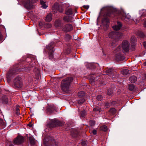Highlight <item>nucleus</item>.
Segmentation results:
<instances>
[{
    "label": "nucleus",
    "mask_w": 146,
    "mask_h": 146,
    "mask_svg": "<svg viewBox=\"0 0 146 146\" xmlns=\"http://www.w3.org/2000/svg\"><path fill=\"white\" fill-rule=\"evenodd\" d=\"M32 61L30 63H28V64H26L25 66H22L19 65L18 66H14L13 68L10 69L7 74V78L8 82H10L11 80L13 77L17 73V72L19 71H26L29 69L28 68H30L34 66L36 64L37 61L35 58L33 60L31 59Z\"/></svg>",
    "instance_id": "f257e3e1"
},
{
    "label": "nucleus",
    "mask_w": 146,
    "mask_h": 146,
    "mask_svg": "<svg viewBox=\"0 0 146 146\" xmlns=\"http://www.w3.org/2000/svg\"><path fill=\"white\" fill-rule=\"evenodd\" d=\"M122 34L120 33L113 31L111 32L109 34V37L114 39V42L111 44V46L112 47H114L117 44L116 41L119 40Z\"/></svg>",
    "instance_id": "f03ea898"
},
{
    "label": "nucleus",
    "mask_w": 146,
    "mask_h": 146,
    "mask_svg": "<svg viewBox=\"0 0 146 146\" xmlns=\"http://www.w3.org/2000/svg\"><path fill=\"white\" fill-rule=\"evenodd\" d=\"M73 81V78L71 77H69L65 79L62 81L61 83L62 90L65 92H67L68 90L70 83Z\"/></svg>",
    "instance_id": "7ed1b4c3"
},
{
    "label": "nucleus",
    "mask_w": 146,
    "mask_h": 146,
    "mask_svg": "<svg viewBox=\"0 0 146 146\" xmlns=\"http://www.w3.org/2000/svg\"><path fill=\"white\" fill-rule=\"evenodd\" d=\"M13 83L14 86L16 89L20 88L23 86V84L20 77H16L14 80Z\"/></svg>",
    "instance_id": "20e7f679"
},
{
    "label": "nucleus",
    "mask_w": 146,
    "mask_h": 146,
    "mask_svg": "<svg viewBox=\"0 0 146 146\" xmlns=\"http://www.w3.org/2000/svg\"><path fill=\"white\" fill-rule=\"evenodd\" d=\"M46 146H57L54 139L52 137H46Z\"/></svg>",
    "instance_id": "39448f33"
},
{
    "label": "nucleus",
    "mask_w": 146,
    "mask_h": 146,
    "mask_svg": "<svg viewBox=\"0 0 146 146\" xmlns=\"http://www.w3.org/2000/svg\"><path fill=\"white\" fill-rule=\"evenodd\" d=\"M24 141V137L22 136H18L13 140V143L17 145H20Z\"/></svg>",
    "instance_id": "423d86ee"
},
{
    "label": "nucleus",
    "mask_w": 146,
    "mask_h": 146,
    "mask_svg": "<svg viewBox=\"0 0 146 146\" xmlns=\"http://www.w3.org/2000/svg\"><path fill=\"white\" fill-rule=\"evenodd\" d=\"M50 123L48 124L47 126L50 127H53L56 126H60V122L56 119L50 120Z\"/></svg>",
    "instance_id": "0eeeda50"
},
{
    "label": "nucleus",
    "mask_w": 146,
    "mask_h": 146,
    "mask_svg": "<svg viewBox=\"0 0 146 146\" xmlns=\"http://www.w3.org/2000/svg\"><path fill=\"white\" fill-rule=\"evenodd\" d=\"M54 43L53 42H51L49 45L48 47V49L49 50V53L50 59H52L53 57V53L54 51Z\"/></svg>",
    "instance_id": "6e6552de"
},
{
    "label": "nucleus",
    "mask_w": 146,
    "mask_h": 146,
    "mask_svg": "<svg viewBox=\"0 0 146 146\" xmlns=\"http://www.w3.org/2000/svg\"><path fill=\"white\" fill-rule=\"evenodd\" d=\"M129 42L127 40H124L122 43V47L125 52H127L129 50Z\"/></svg>",
    "instance_id": "1a4fd4ad"
},
{
    "label": "nucleus",
    "mask_w": 146,
    "mask_h": 146,
    "mask_svg": "<svg viewBox=\"0 0 146 146\" xmlns=\"http://www.w3.org/2000/svg\"><path fill=\"white\" fill-rule=\"evenodd\" d=\"M56 108L53 105H48L46 108V113L50 114L55 110Z\"/></svg>",
    "instance_id": "9d476101"
},
{
    "label": "nucleus",
    "mask_w": 146,
    "mask_h": 146,
    "mask_svg": "<svg viewBox=\"0 0 146 146\" xmlns=\"http://www.w3.org/2000/svg\"><path fill=\"white\" fill-rule=\"evenodd\" d=\"M62 29L63 31L65 32H70L73 30L72 26L71 24H68L65 25L62 28Z\"/></svg>",
    "instance_id": "9b49d317"
},
{
    "label": "nucleus",
    "mask_w": 146,
    "mask_h": 146,
    "mask_svg": "<svg viewBox=\"0 0 146 146\" xmlns=\"http://www.w3.org/2000/svg\"><path fill=\"white\" fill-rule=\"evenodd\" d=\"M125 58L123 54H122L120 52L116 55L115 59L117 61L122 60L125 59Z\"/></svg>",
    "instance_id": "f8f14e48"
},
{
    "label": "nucleus",
    "mask_w": 146,
    "mask_h": 146,
    "mask_svg": "<svg viewBox=\"0 0 146 146\" xmlns=\"http://www.w3.org/2000/svg\"><path fill=\"white\" fill-rule=\"evenodd\" d=\"M59 8L60 7L59 5L58 4V3H54V6L52 7V9L54 12H55L57 11H59L60 12H62V11H59Z\"/></svg>",
    "instance_id": "ddd939ff"
},
{
    "label": "nucleus",
    "mask_w": 146,
    "mask_h": 146,
    "mask_svg": "<svg viewBox=\"0 0 146 146\" xmlns=\"http://www.w3.org/2000/svg\"><path fill=\"white\" fill-rule=\"evenodd\" d=\"M33 72L36 76V79H38L40 76V70L38 68H35L34 69Z\"/></svg>",
    "instance_id": "4468645a"
},
{
    "label": "nucleus",
    "mask_w": 146,
    "mask_h": 146,
    "mask_svg": "<svg viewBox=\"0 0 146 146\" xmlns=\"http://www.w3.org/2000/svg\"><path fill=\"white\" fill-rule=\"evenodd\" d=\"M117 25H115L113 27V28L115 30L117 31L119 30L122 26V24L121 22H118Z\"/></svg>",
    "instance_id": "2eb2a0df"
},
{
    "label": "nucleus",
    "mask_w": 146,
    "mask_h": 146,
    "mask_svg": "<svg viewBox=\"0 0 146 146\" xmlns=\"http://www.w3.org/2000/svg\"><path fill=\"white\" fill-rule=\"evenodd\" d=\"M25 7L27 9H31L32 7L31 5V3L29 1H27L25 4Z\"/></svg>",
    "instance_id": "dca6fc26"
},
{
    "label": "nucleus",
    "mask_w": 146,
    "mask_h": 146,
    "mask_svg": "<svg viewBox=\"0 0 146 146\" xmlns=\"http://www.w3.org/2000/svg\"><path fill=\"white\" fill-rule=\"evenodd\" d=\"M2 103L4 104H7L8 101L7 97L6 96H3L1 99Z\"/></svg>",
    "instance_id": "f3484780"
},
{
    "label": "nucleus",
    "mask_w": 146,
    "mask_h": 146,
    "mask_svg": "<svg viewBox=\"0 0 146 146\" xmlns=\"http://www.w3.org/2000/svg\"><path fill=\"white\" fill-rule=\"evenodd\" d=\"M29 141L31 145H34L35 143V139L32 137H30L29 138Z\"/></svg>",
    "instance_id": "a211bd4d"
},
{
    "label": "nucleus",
    "mask_w": 146,
    "mask_h": 146,
    "mask_svg": "<svg viewBox=\"0 0 146 146\" xmlns=\"http://www.w3.org/2000/svg\"><path fill=\"white\" fill-rule=\"evenodd\" d=\"M39 26L42 29L44 30L45 29V24L43 21H41L39 24Z\"/></svg>",
    "instance_id": "6ab92c4d"
},
{
    "label": "nucleus",
    "mask_w": 146,
    "mask_h": 146,
    "mask_svg": "<svg viewBox=\"0 0 146 146\" xmlns=\"http://www.w3.org/2000/svg\"><path fill=\"white\" fill-rule=\"evenodd\" d=\"M137 78L136 76H132L130 77L129 78V81L132 83H135L137 81Z\"/></svg>",
    "instance_id": "aec40b11"
},
{
    "label": "nucleus",
    "mask_w": 146,
    "mask_h": 146,
    "mask_svg": "<svg viewBox=\"0 0 146 146\" xmlns=\"http://www.w3.org/2000/svg\"><path fill=\"white\" fill-rule=\"evenodd\" d=\"M54 25L56 27H60L61 26V21L59 20H56L54 23Z\"/></svg>",
    "instance_id": "412c9836"
},
{
    "label": "nucleus",
    "mask_w": 146,
    "mask_h": 146,
    "mask_svg": "<svg viewBox=\"0 0 146 146\" xmlns=\"http://www.w3.org/2000/svg\"><path fill=\"white\" fill-rule=\"evenodd\" d=\"M52 15L51 13H49L47 16H46V22H50L52 19Z\"/></svg>",
    "instance_id": "4be33fe9"
},
{
    "label": "nucleus",
    "mask_w": 146,
    "mask_h": 146,
    "mask_svg": "<svg viewBox=\"0 0 146 146\" xmlns=\"http://www.w3.org/2000/svg\"><path fill=\"white\" fill-rule=\"evenodd\" d=\"M65 14L67 15H70L73 14L72 9H69L66 11L65 12Z\"/></svg>",
    "instance_id": "5701e85b"
},
{
    "label": "nucleus",
    "mask_w": 146,
    "mask_h": 146,
    "mask_svg": "<svg viewBox=\"0 0 146 146\" xmlns=\"http://www.w3.org/2000/svg\"><path fill=\"white\" fill-rule=\"evenodd\" d=\"M72 18L71 17L66 16L64 17L63 19L65 21L70 22L72 21Z\"/></svg>",
    "instance_id": "b1692460"
},
{
    "label": "nucleus",
    "mask_w": 146,
    "mask_h": 146,
    "mask_svg": "<svg viewBox=\"0 0 146 146\" xmlns=\"http://www.w3.org/2000/svg\"><path fill=\"white\" fill-rule=\"evenodd\" d=\"M130 18L129 15H127L125 16V15H123V17L121 18V19L125 21H127L130 19Z\"/></svg>",
    "instance_id": "393cba45"
},
{
    "label": "nucleus",
    "mask_w": 146,
    "mask_h": 146,
    "mask_svg": "<svg viewBox=\"0 0 146 146\" xmlns=\"http://www.w3.org/2000/svg\"><path fill=\"white\" fill-rule=\"evenodd\" d=\"M105 22H106V24H105V25L106 27H107L109 26V20L107 18L104 19L103 20L102 23L104 24Z\"/></svg>",
    "instance_id": "a878e982"
},
{
    "label": "nucleus",
    "mask_w": 146,
    "mask_h": 146,
    "mask_svg": "<svg viewBox=\"0 0 146 146\" xmlns=\"http://www.w3.org/2000/svg\"><path fill=\"white\" fill-rule=\"evenodd\" d=\"M131 44H135L136 41V37L134 36H132L131 38Z\"/></svg>",
    "instance_id": "bb28decb"
},
{
    "label": "nucleus",
    "mask_w": 146,
    "mask_h": 146,
    "mask_svg": "<svg viewBox=\"0 0 146 146\" xmlns=\"http://www.w3.org/2000/svg\"><path fill=\"white\" fill-rule=\"evenodd\" d=\"M100 130L106 131L107 130L108 128L107 126L104 125L101 126L100 128Z\"/></svg>",
    "instance_id": "cd10ccee"
},
{
    "label": "nucleus",
    "mask_w": 146,
    "mask_h": 146,
    "mask_svg": "<svg viewBox=\"0 0 146 146\" xmlns=\"http://www.w3.org/2000/svg\"><path fill=\"white\" fill-rule=\"evenodd\" d=\"M121 73L123 75H126L129 73V70L127 69H123L122 70Z\"/></svg>",
    "instance_id": "c85d7f7f"
},
{
    "label": "nucleus",
    "mask_w": 146,
    "mask_h": 146,
    "mask_svg": "<svg viewBox=\"0 0 146 146\" xmlns=\"http://www.w3.org/2000/svg\"><path fill=\"white\" fill-rule=\"evenodd\" d=\"M93 110L95 112H97L98 113L100 112L101 111V109L98 107H96V108H94L93 109Z\"/></svg>",
    "instance_id": "c756f323"
},
{
    "label": "nucleus",
    "mask_w": 146,
    "mask_h": 146,
    "mask_svg": "<svg viewBox=\"0 0 146 146\" xmlns=\"http://www.w3.org/2000/svg\"><path fill=\"white\" fill-rule=\"evenodd\" d=\"M138 36L141 38H143L144 37L145 35L141 31H139L137 34Z\"/></svg>",
    "instance_id": "7c9ffc66"
},
{
    "label": "nucleus",
    "mask_w": 146,
    "mask_h": 146,
    "mask_svg": "<svg viewBox=\"0 0 146 146\" xmlns=\"http://www.w3.org/2000/svg\"><path fill=\"white\" fill-rule=\"evenodd\" d=\"M40 3L41 5V7L44 9H46L45 2L42 0H40Z\"/></svg>",
    "instance_id": "2f4dec72"
},
{
    "label": "nucleus",
    "mask_w": 146,
    "mask_h": 146,
    "mask_svg": "<svg viewBox=\"0 0 146 146\" xmlns=\"http://www.w3.org/2000/svg\"><path fill=\"white\" fill-rule=\"evenodd\" d=\"M19 106L18 105H17L16 106V113L17 115H19L20 114V112L19 111Z\"/></svg>",
    "instance_id": "473e14b6"
},
{
    "label": "nucleus",
    "mask_w": 146,
    "mask_h": 146,
    "mask_svg": "<svg viewBox=\"0 0 146 146\" xmlns=\"http://www.w3.org/2000/svg\"><path fill=\"white\" fill-rule=\"evenodd\" d=\"M109 112L110 113L114 114L116 113V110L115 108H112L110 109Z\"/></svg>",
    "instance_id": "72a5a7b5"
},
{
    "label": "nucleus",
    "mask_w": 146,
    "mask_h": 146,
    "mask_svg": "<svg viewBox=\"0 0 146 146\" xmlns=\"http://www.w3.org/2000/svg\"><path fill=\"white\" fill-rule=\"evenodd\" d=\"M84 93L83 91H81L78 93V96L79 97H82L84 96Z\"/></svg>",
    "instance_id": "f704fd0d"
},
{
    "label": "nucleus",
    "mask_w": 146,
    "mask_h": 146,
    "mask_svg": "<svg viewBox=\"0 0 146 146\" xmlns=\"http://www.w3.org/2000/svg\"><path fill=\"white\" fill-rule=\"evenodd\" d=\"M91 77H92L90 78L89 79L90 82L92 84H93V82H94L96 80L95 78V77H94V76H91Z\"/></svg>",
    "instance_id": "c9c22d12"
},
{
    "label": "nucleus",
    "mask_w": 146,
    "mask_h": 146,
    "mask_svg": "<svg viewBox=\"0 0 146 146\" xmlns=\"http://www.w3.org/2000/svg\"><path fill=\"white\" fill-rule=\"evenodd\" d=\"M134 88V86L133 84L130 85L129 86V89L131 91L133 90Z\"/></svg>",
    "instance_id": "e433bc0d"
},
{
    "label": "nucleus",
    "mask_w": 146,
    "mask_h": 146,
    "mask_svg": "<svg viewBox=\"0 0 146 146\" xmlns=\"http://www.w3.org/2000/svg\"><path fill=\"white\" fill-rule=\"evenodd\" d=\"M85 101V99L82 98L81 100H78V103L79 104H82Z\"/></svg>",
    "instance_id": "4c0bfd02"
},
{
    "label": "nucleus",
    "mask_w": 146,
    "mask_h": 146,
    "mask_svg": "<svg viewBox=\"0 0 146 146\" xmlns=\"http://www.w3.org/2000/svg\"><path fill=\"white\" fill-rule=\"evenodd\" d=\"M102 98V96L101 95H99L97 97V99L98 101H101Z\"/></svg>",
    "instance_id": "58836bf2"
},
{
    "label": "nucleus",
    "mask_w": 146,
    "mask_h": 146,
    "mask_svg": "<svg viewBox=\"0 0 146 146\" xmlns=\"http://www.w3.org/2000/svg\"><path fill=\"white\" fill-rule=\"evenodd\" d=\"M112 71V69H109L106 71V74H108L111 73Z\"/></svg>",
    "instance_id": "ea45409f"
},
{
    "label": "nucleus",
    "mask_w": 146,
    "mask_h": 146,
    "mask_svg": "<svg viewBox=\"0 0 146 146\" xmlns=\"http://www.w3.org/2000/svg\"><path fill=\"white\" fill-rule=\"evenodd\" d=\"M85 111L83 110L80 113V115L81 117H84L85 114Z\"/></svg>",
    "instance_id": "a19ab883"
},
{
    "label": "nucleus",
    "mask_w": 146,
    "mask_h": 146,
    "mask_svg": "<svg viewBox=\"0 0 146 146\" xmlns=\"http://www.w3.org/2000/svg\"><path fill=\"white\" fill-rule=\"evenodd\" d=\"M81 144L83 146H86L87 145V142L86 141H83L82 142Z\"/></svg>",
    "instance_id": "79ce46f5"
},
{
    "label": "nucleus",
    "mask_w": 146,
    "mask_h": 146,
    "mask_svg": "<svg viewBox=\"0 0 146 146\" xmlns=\"http://www.w3.org/2000/svg\"><path fill=\"white\" fill-rule=\"evenodd\" d=\"M121 47L120 46H119L117 47V48L115 50V52H117V51H119L121 50Z\"/></svg>",
    "instance_id": "37998d69"
},
{
    "label": "nucleus",
    "mask_w": 146,
    "mask_h": 146,
    "mask_svg": "<svg viewBox=\"0 0 146 146\" xmlns=\"http://www.w3.org/2000/svg\"><path fill=\"white\" fill-rule=\"evenodd\" d=\"M135 44H131V49L132 51H134L135 50Z\"/></svg>",
    "instance_id": "c03bdc74"
},
{
    "label": "nucleus",
    "mask_w": 146,
    "mask_h": 146,
    "mask_svg": "<svg viewBox=\"0 0 146 146\" xmlns=\"http://www.w3.org/2000/svg\"><path fill=\"white\" fill-rule=\"evenodd\" d=\"M42 138L43 139L44 138V139H43V145H44V146L46 145V141L45 140V137L44 136H43L42 137Z\"/></svg>",
    "instance_id": "a18cd8bd"
},
{
    "label": "nucleus",
    "mask_w": 146,
    "mask_h": 146,
    "mask_svg": "<svg viewBox=\"0 0 146 146\" xmlns=\"http://www.w3.org/2000/svg\"><path fill=\"white\" fill-rule=\"evenodd\" d=\"M112 91L111 90H108L107 91V94L109 95H111L112 93Z\"/></svg>",
    "instance_id": "49530a36"
},
{
    "label": "nucleus",
    "mask_w": 146,
    "mask_h": 146,
    "mask_svg": "<svg viewBox=\"0 0 146 146\" xmlns=\"http://www.w3.org/2000/svg\"><path fill=\"white\" fill-rule=\"evenodd\" d=\"M51 27V25L49 23H46V29L47 28H50Z\"/></svg>",
    "instance_id": "de8ad7c7"
},
{
    "label": "nucleus",
    "mask_w": 146,
    "mask_h": 146,
    "mask_svg": "<svg viewBox=\"0 0 146 146\" xmlns=\"http://www.w3.org/2000/svg\"><path fill=\"white\" fill-rule=\"evenodd\" d=\"M110 106V104L108 102H106L105 104V107L106 108H108Z\"/></svg>",
    "instance_id": "09e8293b"
},
{
    "label": "nucleus",
    "mask_w": 146,
    "mask_h": 146,
    "mask_svg": "<svg viewBox=\"0 0 146 146\" xmlns=\"http://www.w3.org/2000/svg\"><path fill=\"white\" fill-rule=\"evenodd\" d=\"M92 133L94 135L97 134V131L96 129H93L92 131Z\"/></svg>",
    "instance_id": "8fccbe9b"
},
{
    "label": "nucleus",
    "mask_w": 146,
    "mask_h": 146,
    "mask_svg": "<svg viewBox=\"0 0 146 146\" xmlns=\"http://www.w3.org/2000/svg\"><path fill=\"white\" fill-rule=\"evenodd\" d=\"M83 7L84 8L88 9L89 8V6L88 5H84L83 6Z\"/></svg>",
    "instance_id": "3c124183"
},
{
    "label": "nucleus",
    "mask_w": 146,
    "mask_h": 146,
    "mask_svg": "<svg viewBox=\"0 0 146 146\" xmlns=\"http://www.w3.org/2000/svg\"><path fill=\"white\" fill-rule=\"evenodd\" d=\"M90 123H92V125H94L95 124V122L94 121H90Z\"/></svg>",
    "instance_id": "603ef678"
},
{
    "label": "nucleus",
    "mask_w": 146,
    "mask_h": 146,
    "mask_svg": "<svg viewBox=\"0 0 146 146\" xmlns=\"http://www.w3.org/2000/svg\"><path fill=\"white\" fill-rule=\"evenodd\" d=\"M143 45L145 48H146V41L143 43Z\"/></svg>",
    "instance_id": "864d4df0"
},
{
    "label": "nucleus",
    "mask_w": 146,
    "mask_h": 146,
    "mask_svg": "<svg viewBox=\"0 0 146 146\" xmlns=\"http://www.w3.org/2000/svg\"><path fill=\"white\" fill-rule=\"evenodd\" d=\"M28 126H29L30 127H32V125L31 124L29 123L27 125Z\"/></svg>",
    "instance_id": "5fc2aeb1"
},
{
    "label": "nucleus",
    "mask_w": 146,
    "mask_h": 146,
    "mask_svg": "<svg viewBox=\"0 0 146 146\" xmlns=\"http://www.w3.org/2000/svg\"><path fill=\"white\" fill-rule=\"evenodd\" d=\"M116 103V102L113 101L112 102L111 104H112L114 105V104H115Z\"/></svg>",
    "instance_id": "6e6d98bb"
},
{
    "label": "nucleus",
    "mask_w": 146,
    "mask_h": 146,
    "mask_svg": "<svg viewBox=\"0 0 146 146\" xmlns=\"http://www.w3.org/2000/svg\"><path fill=\"white\" fill-rule=\"evenodd\" d=\"M144 25L145 27H146V20L144 22Z\"/></svg>",
    "instance_id": "4d7b16f0"
},
{
    "label": "nucleus",
    "mask_w": 146,
    "mask_h": 146,
    "mask_svg": "<svg viewBox=\"0 0 146 146\" xmlns=\"http://www.w3.org/2000/svg\"><path fill=\"white\" fill-rule=\"evenodd\" d=\"M2 39V36H1V35L0 33V41Z\"/></svg>",
    "instance_id": "13d9d810"
},
{
    "label": "nucleus",
    "mask_w": 146,
    "mask_h": 146,
    "mask_svg": "<svg viewBox=\"0 0 146 146\" xmlns=\"http://www.w3.org/2000/svg\"><path fill=\"white\" fill-rule=\"evenodd\" d=\"M143 64H144V66H146V62H145L144 63H143Z\"/></svg>",
    "instance_id": "bf43d9fd"
},
{
    "label": "nucleus",
    "mask_w": 146,
    "mask_h": 146,
    "mask_svg": "<svg viewBox=\"0 0 146 146\" xmlns=\"http://www.w3.org/2000/svg\"><path fill=\"white\" fill-rule=\"evenodd\" d=\"M107 16H109V17H110V16H110V15H108V14L107 15Z\"/></svg>",
    "instance_id": "052dcab7"
},
{
    "label": "nucleus",
    "mask_w": 146,
    "mask_h": 146,
    "mask_svg": "<svg viewBox=\"0 0 146 146\" xmlns=\"http://www.w3.org/2000/svg\"><path fill=\"white\" fill-rule=\"evenodd\" d=\"M9 146H14L13 145H11Z\"/></svg>",
    "instance_id": "680f3d73"
},
{
    "label": "nucleus",
    "mask_w": 146,
    "mask_h": 146,
    "mask_svg": "<svg viewBox=\"0 0 146 146\" xmlns=\"http://www.w3.org/2000/svg\"><path fill=\"white\" fill-rule=\"evenodd\" d=\"M42 69H43V67H42Z\"/></svg>",
    "instance_id": "e2e57ef3"
}]
</instances>
